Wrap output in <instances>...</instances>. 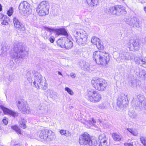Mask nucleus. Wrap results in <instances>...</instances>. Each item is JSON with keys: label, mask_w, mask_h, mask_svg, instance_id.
<instances>
[{"label": "nucleus", "mask_w": 146, "mask_h": 146, "mask_svg": "<svg viewBox=\"0 0 146 146\" xmlns=\"http://www.w3.org/2000/svg\"><path fill=\"white\" fill-rule=\"evenodd\" d=\"M127 129L131 133V132L132 131V130H132V129H131V128H127Z\"/></svg>", "instance_id": "nucleus-54"}, {"label": "nucleus", "mask_w": 146, "mask_h": 146, "mask_svg": "<svg viewBox=\"0 0 146 146\" xmlns=\"http://www.w3.org/2000/svg\"><path fill=\"white\" fill-rule=\"evenodd\" d=\"M26 121L24 119H23L22 118H21L19 121V124H21L22 123H26Z\"/></svg>", "instance_id": "nucleus-46"}, {"label": "nucleus", "mask_w": 146, "mask_h": 146, "mask_svg": "<svg viewBox=\"0 0 146 146\" xmlns=\"http://www.w3.org/2000/svg\"><path fill=\"white\" fill-rule=\"evenodd\" d=\"M13 12V7H11L7 11V14L9 16H11Z\"/></svg>", "instance_id": "nucleus-35"}, {"label": "nucleus", "mask_w": 146, "mask_h": 146, "mask_svg": "<svg viewBox=\"0 0 146 146\" xmlns=\"http://www.w3.org/2000/svg\"><path fill=\"white\" fill-rule=\"evenodd\" d=\"M17 105L19 109L22 111L23 113L25 114L30 113V108L27 104L24 103L22 101H18Z\"/></svg>", "instance_id": "nucleus-12"}, {"label": "nucleus", "mask_w": 146, "mask_h": 146, "mask_svg": "<svg viewBox=\"0 0 146 146\" xmlns=\"http://www.w3.org/2000/svg\"><path fill=\"white\" fill-rule=\"evenodd\" d=\"M132 105L135 107H141L142 106V103L139 101L137 99L134 98L132 102Z\"/></svg>", "instance_id": "nucleus-21"}, {"label": "nucleus", "mask_w": 146, "mask_h": 146, "mask_svg": "<svg viewBox=\"0 0 146 146\" xmlns=\"http://www.w3.org/2000/svg\"><path fill=\"white\" fill-rule=\"evenodd\" d=\"M129 116L132 119H135L137 116L136 113L133 110H130L128 113Z\"/></svg>", "instance_id": "nucleus-24"}, {"label": "nucleus", "mask_w": 146, "mask_h": 146, "mask_svg": "<svg viewBox=\"0 0 146 146\" xmlns=\"http://www.w3.org/2000/svg\"><path fill=\"white\" fill-rule=\"evenodd\" d=\"M135 20L133 18H129L127 21V24L131 26H133L134 25Z\"/></svg>", "instance_id": "nucleus-28"}, {"label": "nucleus", "mask_w": 146, "mask_h": 146, "mask_svg": "<svg viewBox=\"0 0 146 146\" xmlns=\"http://www.w3.org/2000/svg\"><path fill=\"white\" fill-rule=\"evenodd\" d=\"M93 58L96 63L103 66H106L110 60L108 53L100 51L93 52Z\"/></svg>", "instance_id": "nucleus-1"}, {"label": "nucleus", "mask_w": 146, "mask_h": 146, "mask_svg": "<svg viewBox=\"0 0 146 146\" xmlns=\"http://www.w3.org/2000/svg\"><path fill=\"white\" fill-rule=\"evenodd\" d=\"M38 110L39 115L41 117L47 114L48 112V108L46 106H41L39 107Z\"/></svg>", "instance_id": "nucleus-17"}, {"label": "nucleus", "mask_w": 146, "mask_h": 146, "mask_svg": "<svg viewBox=\"0 0 146 146\" xmlns=\"http://www.w3.org/2000/svg\"><path fill=\"white\" fill-rule=\"evenodd\" d=\"M44 28L45 29V30L47 31H48L49 32H51L53 31L54 30L52 28L50 27H44Z\"/></svg>", "instance_id": "nucleus-43"}, {"label": "nucleus", "mask_w": 146, "mask_h": 146, "mask_svg": "<svg viewBox=\"0 0 146 146\" xmlns=\"http://www.w3.org/2000/svg\"><path fill=\"white\" fill-rule=\"evenodd\" d=\"M49 5L48 2L45 1H42L38 5L36 8V11L40 16H44L49 13Z\"/></svg>", "instance_id": "nucleus-3"}, {"label": "nucleus", "mask_w": 146, "mask_h": 146, "mask_svg": "<svg viewBox=\"0 0 146 146\" xmlns=\"http://www.w3.org/2000/svg\"><path fill=\"white\" fill-rule=\"evenodd\" d=\"M13 23L14 27L15 29L22 31H24L25 30V28L24 25L19 22L17 17H14Z\"/></svg>", "instance_id": "nucleus-14"}, {"label": "nucleus", "mask_w": 146, "mask_h": 146, "mask_svg": "<svg viewBox=\"0 0 146 146\" xmlns=\"http://www.w3.org/2000/svg\"><path fill=\"white\" fill-rule=\"evenodd\" d=\"M141 61L142 62H144L143 64H145V63H146L145 61H143V59L141 60Z\"/></svg>", "instance_id": "nucleus-57"}, {"label": "nucleus", "mask_w": 146, "mask_h": 146, "mask_svg": "<svg viewBox=\"0 0 146 146\" xmlns=\"http://www.w3.org/2000/svg\"><path fill=\"white\" fill-rule=\"evenodd\" d=\"M87 121L89 124L91 126L94 125V124L96 123V121L93 118L89 119L88 120H87Z\"/></svg>", "instance_id": "nucleus-31"}, {"label": "nucleus", "mask_w": 146, "mask_h": 146, "mask_svg": "<svg viewBox=\"0 0 146 146\" xmlns=\"http://www.w3.org/2000/svg\"><path fill=\"white\" fill-rule=\"evenodd\" d=\"M13 48L11 49V56L12 58H16L18 59L22 58L24 55L23 53L25 50L24 46L22 45L21 43L15 44Z\"/></svg>", "instance_id": "nucleus-2"}, {"label": "nucleus", "mask_w": 146, "mask_h": 146, "mask_svg": "<svg viewBox=\"0 0 146 146\" xmlns=\"http://www.w3.org/2000/svg\"><path fill=\"white\" fill-rule=\"evenodd\" d=\"M135 98L137 99L142 103L143 101L145 100V97L143 94H140L137 95Z\"/></svg>", "instance_id": "nucleus-26"}, {"label": "nucleus", "mask_w": 146, "mask_h": 146, "mask_svg": "<svg viewBox=\"0 0 146 146\" xmlns=\"http://www.w3.org/2000/svg\"><path fill=\"white\" fill-rule=\"evenodd\" d=\"M21 145L19 143L13 145V146H21Z\"/></svg>", "instance_id": "nucleus-55"}, {"label": "nucleus", "mask_w": 146, "mask_h": 146, "mask_svg": "<svg viewBox=\"0 0 146 146\" xmlns=\"http://www.w3.org/2000/svg\"><path fill=\"white\" fill-rule=\"evenodd\" d=\"M2 122L5 125H7L8 123V119L5 117L2 120Z\"/></svg>", "instance_id": "nucleus-42"}, {"label": "nucleus", "mask_w": 146, "mask_h": 146, "mask_svg": "<svg viewBox=\"0 0 146 146\" xmlns=\"http://www.w3.org/2000/svg\"><path fill=\"white\" fill-rule=\"evenodd\" d=\"M58 74L59 75L62 76V73L58 71Z\"/></svg>", "instance_id": "nucleus-56"}, {"label": "nucleus", "mask_w": 146, "mask_h": 146, "mask_svg": "<svg viewBox=\"0 0 146 146\" xmlns=\"http://www.w3.org/2000/svg\"><path fill=\"white\" fill-rule=\"evenodd\" d=\"M50 35V33H49L48 32L45 31L44 33H42V36L45 39H48Z\"/></svg>", "instance_id": "nucleus-30"}, {"label": "nucleus", "mask_w": 146, "mask_h": 146, "mask_svg": "<svg viewBox=\"0 0 146 146\" xmlns=\"http://www.w3.org/2000/svg\"><path fill=\"white\" fill-rule=\"evenodd\" d=\"M142 73L143 74H140V75H141V76H142L143 77H145V71L142 70L141 73Z\"/></svg>", "instance_id": "nucleus-51"}, {"label": "nucleus", "mask_w": 146, "mask_h": 146, "mask_svg": "<svg viewBox=\"0 0 146 146\" xmlns=\"http://www.w3.org/2000/svg\"><path fill=\"white\" fill-rule=\"evenodd\" d=\"M80 67L82 70L85 71H87L90 69L89 64L84 61L81 62Z\"/></svg>", "instance_id": "nucleus-20"}, {"label": "nucleus", "mask_w": 146, "mask_h": 146, "mask_svg": "<svg viewBox=\"0 0 146 146\" xmlns=\"http://www.w3.org/2000/svg\"><path fill=\"white\" fill-rule=\"evenodd\" d=\"M65 44L64 48L67 50L71 49L73 46L72 42L67 38L65 39Z\"/></svg>", "instance_id": "nucleus-19"}, {"label": "nucleus", "mask_w": 146, "mask_h": 146, "mask_svg": "<svg viewBox=\"0 0 146 146\" xmlns=\"http://www.w3.org/2000/svg\"><path fill=\"white\" fill-rule=\"evenodd\" d=\"M21 123V124H19L20 126L21 127L24 129L26 128V125H25V123Z\"/></svg>", "instance_id": "nucleus-47"}, {"label": "nucleus", "mask_w": 146, "mask_h": 146, "mask_svg": "<svg viewBox=\"0 0 146 146\" xmlns=\"http://www.w3.org/2000/svg\"><path fill=\"white\" fill-rule=\"evenodd\" d=\"M87 3L88 4V5H90V3H91V1L92 0H86Z\"/></svg>", "instance_id": "nucleus-52"}, {"label": "nucleus", "mask_w": 146, "mask_h": 146, "mask_svg": "<svg viewBox=\"0 0 146 146\" xmlns=\"http://www.w3.org/2000/svg\"><path fill=\"white\" fill-rule=\"evenodd\" d=\"M50 42L52 43H53L54 40V36H51L50 37H49L48 39Z\"/></svg>", "instance_id": "nucleus-45"}, {"label": "nucleus", "mask_w": 146, "mask_h": 146, "mask_svg": "<svg viewBox=\"0 0 146 146\" xmlns=\"http://www.w3.org/2000/svg\"><path fill=\"white\" fill-rule=\"evenodd\" d=\"M112 136L113 139L115 141H119L121 139V136L117 133H113Z\"/></svg>", "instance_id": "nucleus-25"}, {"label": "nucleus", "mask_w": 146, "mask_h": 146, "mask_svg": "<svg viewBox=\"0 0 146 146\" xmlns=\"http://www.w3.org/2000/svg\"><path fill=\"white\" fill-rule=\"evenodd\" d=\"M19 9L25 15H29L32 12L30 4L26 1L21 2L19 5Z\"/></svg>", "instance_id": "nucleus-9"}, {"label": "nucleus", "mask_w": 146, "mask_h": 146, "mask_svg": "<svg viewBox=\"0 0 146 146\" xmlns=\"http://www.w3.org/2000/svg\"><path fill=\"white\" fill-rule=\"evenodd\" d=\"M135 62L136 64H139V60H135Z\"/></svg>", "instance_id": "nucleus-53"}, {"label": "nucleus", "mask_w": 146, "mask_h": 146, "mask_svg": "<svg viewBox=\"0 0 146 146\" xmlns=\"http://www.w3.org/2000/svg\"><path fill=\"white\" fill-rule=\"evenodd\" d=\"M12 129L16 131L17 133L19 134H21V131L20 130V129L18 127L16 126H12Z\"/></svg>", "instance_id": "nucleus-38"}, {"label": "nucleus", "mask_w": 146, "mask_h": 146, "mask_svg": "<svg viewBox=\"0 0 146 146\" xmlns=\"http://www.w3.org/2000/svg\"><path fill=\"white\" fill-rule=\"evenodd\" d=\"M130 41L131 42V43L133 46L134 47L138 46L139 45L138 41L134 39H131L130 40Z\"/></svg>", "instance_id": "nucleus-32"}, {"label": "nucleus", "mask_w": 146, "mask_h": 146, "mask_svg": "<svg viewBox=\"0 0 146 146\" xmlns=\"http://www.w3.org/2000/svg\"><path fill=\"white\" fill-rule=\"evenodd\" d=\"M60 132L62 135H64L65 136H67L68 135L66 133V131L65 130L61 129L60 130Z\"/></svg>", "instance_id": "nucleus-41"}, {"label": "nucleus", "mask_w": 146, "mask_h": 146, "mask_svg": "<svg viewBox=\"0 0 146 146\" xmlns=\"http://www.w3.org/2000/svg\"><path fill=\"white\" fill-rule=\"evenodd\" d=\"M87 96L88 99L93 103L98 102L102 99L100 94L97 91L91 88L87 90Z\"/></svg>", "instance_id": "nucleus-6"}, {"label": "nucleus", "mask_w": 146, "mask_h": 146, "mask_svg": "<svg viewBox=\"0 0 146 146\" xmlns=\"http://www.w3.org/2000/svg\"><path fill=\"white\" fill-rule=\"evenodd\" d=\"M124 145L126 146H133L132 142L129 143H125Z\"/></svg>", "instance_id": "nucleus-48"}, {"label": "nucleus", "mask_w": 146, "mask_h": 146, "mask_svg": "<svg viewBox=\"0 0 146 146\" xmlns=\"http://www.w3.org/2000/svg\"><path fill=\"white\" fill-rule=\"evenodd\" d=\"M75 39L79 45L83 44L87 41V36L86 32L82 29L75 31Z\"/></svg>", "instance_id": "nucleus-5"}, {"label": "nucleus", "mask_w": 146, "mask_h": 146, "mask_svg": "<svg viewBox=\"0 0 146 146\" xmlns=\"http://www.w3.org/2000/svg\"><path fill=\"white\" fill-rule=\"evenodd\" d=\"M2 10V6L0 4V11H1Z\"/></svg>", "instance_id": "nucleus-58"}, {"label": "nucleus", "mask_w": 146, "mask_h": 146, "mask_svg": "<svg viewBox=\"0 0 146 146\" xmlns=\"http://www.w3.org/2000/svg\"><path fill=\"white\" fill-rule=\"evenodd\" d=\"M46 141H52L55 139V135L54 133L51 131H49Z\"/></svg>", "instance_id": "nucleus-23"}, {"label": "nucleus", "mask_w": 146, "mask_h": 146, "mask_svg": "<svg viewBox=\"0 0 146 146\" xmlns=\"http://www.w3.org/2000/svg\"><path fill=\"white\" fill-rule=\"evenodd\" d=\"M1 16H2V14L0 13V17H1Z\"/></svg>", "instance_id": "nucleus-61"}, {"label": "nucleus", "mask_w": 146, "mask_h": 146, "mask_svg": "<svg viewBox=\"0 0 146 146\" xmlns=\"http://www.w3.org/2000/svg\"><path fill=\"white\" fill-rule=\"evenodd\" d=\"M140 140L141 142L144 146H146V137H145L141 136Z\"/></svg>", "instance_id": "nucleus-33"}, {"label": "nucleus", "mask_w": 146, "mask_h": 146, "mask_svg": "<svg viewBox=\"0 0 146 146\" xmlns=\"http://www.w3.org/2000/svg\"><path fill=\"white\" fill-rule=\"evenodd\" d=\"M33 83L37 89L42 88L45 90L47 88L46 80L40 74H38L36 76Z\"/></svg>", "instance_id": "nucleus-7"}, {"label": "nucleus", "mask_w": 146, "mask_h": 146, "mask_svg": "<svg viewBox=\"0 0 146 146\" xmlns=\"http://www.w3.org/2000/svg\"><path fill=\"white\" fill-rule=\"evenodd\" d=\"M49 131L48 130H42L40 131L39 137L44 141H46Z\"/></svg>", "instance_id": "nucleus-18"}, {"label": "nucleus", "mask_w": 146, "mask_h": 146, "mask_svg": "<svg viewBox=\"0 0 146 146\" xmlns=\"http://www.w3.org/2000/svg\"><path fill=\"white\" fill-rule=\"evenodd\" d=\"M70 76L71 77L73 78H74L76 77V74L74 73H71L70 74Z\"/></svg>", "instance_id": "nucleus-50"}, {"label": "nucleus", "mask_w": 146, "mask_h": 146, "mask_svg": "<svg viewBox=\"0 0 146 146\" xmlns=\"http://www.w3.org/2000/svg\"><path fill=\"white\" fill-rule=\"evenodd\" d=\"M108 12L112 14L116 15L117 16L126 13V11L123 9V6L121 5H117L110 7L109 9Z\"/></svg>", "instance_id": "nucleus-10"}, {"label": "nucleus", "mask_w": 146, "mask_h": 146, "mask_svg": "<svg viewBox=\"0 0 146 146\" xmlns=\"http://www.w3.org/2000/svg\"><path fill=\"white\" fill-rule=\"evenodd\" d=\"M91 83L96 89L101 91H105L108 86L106 81L100 78L93 79L91 81Z\"/></svg>", "instance_id": "nucleus-4"}, {"label": "nucleus", "mask_w": 146, "mask_h": 146, "mask_svg": "<svg viewBox=\"0 0 146 146\" xmlns=\"http://www.w3.org/2000/svg\"><path fill=\"white\" fill-rule=\"evenodd\" d=\"M131 133L134 136H137L138 135V133L133 130H132Z\"/></svg>", "instance_id": "nucleus-49"}, {"label": "nucleus", "mask_w": 146, "mask_h": 146, "mask_svg": "<svg viewBox=\"0 0 146 146\" xmlns=\"http://www.w3.org/2000/svg\"><path fill=\"white\" fill-rule=\"evenodd\" d=\"M57 32L59 35H62L65 36L68 35L66 31L64 29H58Z\"/></svg>", "instance_id": "nucleus-27"}, {"label": "nucleus", "mask_w": 146, "mask_h": 146, "mask_svg": "<svg viewBox=\"0 0 146 146\" xmlns=\"http://www.w3.org/2000/svg\"><path fill=\"white\" fill-rule=\"evenodd\" d=\"M99 1V0H92L91 3L89 5L91 6H95L97 5Z\"/></svg>", "instance_id": "nucleus-34"}, {"label": "nucleus", "mask_w": 146, "mask_h": 146, "mask_svg": "<svg viewBox=\"0 0 146 146\" xmlns=\"http://www.w3.org/2000/svg\"><path fill=\"white\" fill-rule=\"evenodd\" d=\"M1 108L3 110L5 114L10 115L13 117H17L18 115V113L14 111L10 110L3 105L0 106Z\"/></svg>", "instance_id": "nucleus-13"}, {"label": "nucleus", "mask_w": 146, "mask_h": 146, "mask_svg": "<svg viewBox=\"0 0 146 146\" xmlns=\"http://www.w3.org/2000/svg\"><path fill=\"white\" fill-rule=\"evenodd\" d=\"M144 11H145V13H146V7H145L144 8Z\"/></svg>", "instance_id": "nucleus-59"}, {"label": "nucleus", "mask_w": 146, "mask_h": 146, "mask_svg": "<svg viewBox=\"0 0 146 146\" xmlns=\"http://www.w3.org/2000/svg\"><path fill=\"white\" fill-rule=\"evenodd\" d=\"M65 90L67 91L68 93L71 95H73L74 92L72 90L68 87H66L65 88Z\"/></svg>", "instance_id": "nucleus-37"}, {"label": "nucleus", "mask_w": 146, "mask_h": 146, "mask_svg": "<svg viewBox=\"0 0 146 146\" xmlns=\"http://www.w3.org/2000/svg\"><path fill=\"white\" fill-rule=\"evenodd\" d=\"M106 138L105 135L104 134H102L100 135L99 136L98 141L104 140V139Z\"/></svg>", "instance_id": "nucleus-40"}, {"label": "nucleus", "mask_w": 146, "mask_h": 146, "mask_svg": "<svg viewBox=\"0 0 146 146\" xmlns=\"http://www.w3.org/2000/svg\"><path fill=\"white\" fill-rule=\"evenodd\" d=\"M98 121L100 123H101V121L100 120H98Z\"/></svg>", "instance_id": "nucleus-60"}, {"label": "nucleus", "mask_w": 146, "mask_h": 146, "mask_svg": "<svg viewBox=\"0 0 146 146\" xmlns=\"http://www.w3.org/2000/svg\"><path fill=\"white\" fill-rule=\"evenodd\" d=\"M130 40H129L128 42L126 41L124 43V45L129 48L130 49H131V42H130Z\"/></svg>", "instance_id": "nucleus-36"}, {"label": "nucleus", "mask_w": 146, "mask_h": 146, "mask_svg": "<svg viewBox=\"0 0 146 146\" xmlns=\"http://www.w3.org/2000/svg\"><path fill=\"white\" fill-rule=\"evenodd\" d=\"M100 143L99 146H107L106 138L104 139L99 141Z\"/></svg>", "instance_id": "nucleus-29"}, {"label": "nucleus", "mask_w": 146, "mask_h": 146, "mask_svg": "<svg viewBox=\"0 0 146 146\" xmlns=\"http://www.w3.org/2000/svg\"><path fill=\"white\" fill-rule=\"evenodd\" d=\"M8 49L9 46L7 44H5L3 46L1 50L3 51L6 52L7 50Z\"/></svg>", "instance_id": "nucleus-39"}, {"label": "nucleus", "mask_w": 146, "mask_h": 146, "mask_svg": "<svg viewBox=\"0 0 146 146\" xmlns=\"http://www.w3.org/2000/svg\"><path fill=\"white\" fill-rule=\"evenodd\" d=\"M119 56L121 62L125 60H130L132 58V55L131 53L124 51L120 53Z\"/></svg>", "instance_id": "nucleus-15"}, {"label": "nucleus", "mask_w": 146, "mask_h": 146, "mask_svg": "<svg viewBox=\"0 0 146 146\" xmlns=\"http://www.w3.org/2000/svg\"><path fill=\"white\" fill-rule=\"evenodd\" d=\"M79 141V143L82 145H88L89 146L95 145L91 140L89 135L86 132L84 133L80 136Z\"/></svg>", "instance_id": "nucleus-8"}, {"label": "nucleus", "mask_w": 146, "mask_h": 146, "mask_svg": "<svg viewBox=\"0 0 146 146\" xmlns=\"http://www.w3.org/2000/svg\"><path fill=\"white\" fill-rule=\"evenodd\" d=\"M91 42L92 44L96 45V47L99 50H102L104 48V46L102 44V42L96 36H93L91 39Z\"/></svg>", "instance_id": "nucleus-16"}, {"label": "nucleus", "mask_w": 146, "mask_h": 146, "mask_svg": "<svg viewBox=\"0 0 146 146\" xmlns=\"http://www.w3.org/2000/svg\"><path fill=\"white\" fill-rule=\"evenodd\" d=\"M128 95L122 93L117 99V105L120 108H122L127 104L128 101Z\"/></svg>", "instance_id": "nucleus-11"}, {"label": "nucleus", "mask_w": 146, "mask_h": 146, "mask_svg": "<svg viewBox=\"0 0 146 146\" xmlns=\"http://www.w3.org/2000/svg\"><path fill=\"white\" fill-rule=\"evenodd\" d=\"M134 25L136 27H140V25L139 24V21L137 20L135 22H134Z\"/></svg>", "instance_id": "nucleus-44"}, {"label": "nucleus", "mask_w": 146, "mask_h": 146, "mask_svg": "<svg viewBox=\"0 0 146 146\" xmlns=\"http://www.w3.org/2000/svg\"><path fill=\"white\" fill-rule=\"evenodd\" d=\"M65 39V38H64V39H60L58 40L57 41V45L62 48H64Z\"/></svg>", "instance_id": "nucleus-22"}]
</instances>
